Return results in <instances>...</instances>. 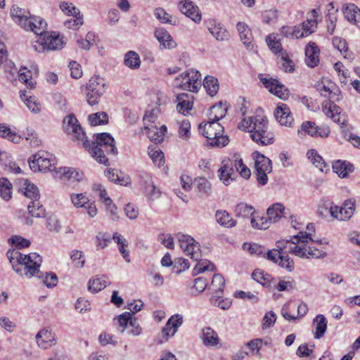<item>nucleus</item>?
Here are the masks:
<instances>
[{"instance_id":"23","label":"nucleus","mask_w":360,"mask_h":360,"mask_svg":"<svg viewBox=\"0 0 360 360\" xmlns=\"http://www.w3.org/2000/svg\"><path fill=\"white\" fill-rule=\"evenodd\" d=\"M155 37L160 42L161 48L172 49L176 46V43L172 36L163 28H157L155 31Z\"/></svg>"},{"instance_id":"33","label":"nucleus","mask_w":360,"mask_h":360,"mask_svg":"<svg viewBox=\"0 0 360 360\" xmlns=\"http://www.w3.org/2000/svg\"><path fill=\"white\" fill-rule=\"evenodd\" d=\"M313 325L315 328L314 338L319 339L323 337L327 328V321L325 316L322 314L317 315L314 319Z\"/></svg>"},{"instance_id":"3","label":"nucleus","mask_w":360,"mask_h":360,"mask_svg":"<svg viewBox=\"0 0 360 360\" xmlns=\"http://www.w3.org/2000/svg\"><path fill=\"white\" fill-rule=\"evenodd\" d=\"M83 146L87 149L96 161L105 165H109L106 154L116 155L117 148L115 145L114 139L108 133L94 134V141L91 143L84 139Z\"/></svg>"},{"instance_id":"64","label":"nucleus","mask_w":360,"mask_h":360,"mask_svg":"<svg viewBox=\"0 0 360 360\" xmlns=\"http://www.w3.org/2000/svg\"><path fill=\"white\" fill-rule=\"evenodd\" d=\"M210 301L212 304L224 310L229 309L232 304L231 300L229 298L222 299L220 296L212 297Z\"/></svg>"},{"instance_id":"43","label":"nucleus","mask_w":360,"mask_h":360,"mask_svg":"<svg viewBox=\"0 0 360 360\" xmlns=\"http://www.w3.org/2000/svg\"><path fill=\"white\" fill-rule=\"evenodd\" d=\"M356 201L354 199L346 200L341 206L342 210V216L341 219L343 221H347L351 219L355 211Z\"/></svg>"},{"instance_id":"63","label":"nucleus","mask_w":360,"mask_h":360,"mask_svg":"<svg viewBox=\"0 0 360 360\" xmlns=\"http://www.w3.org/2000/svg\"><path fill=\"white\" fill-rule=\"evenodd\" d=\"M191 124L188 120H183L179 122V136L183 139L190 137Z\"/></svg>"},{"instance_id":"11","label":"nucleus","mask_w":360,"mask_h":360,"mask_svg":"<svg viewBox=\"0 0 360 360\" xmlns=\"http://www.w3.org/2000/svg\"><path fill=\"white\" fill-rule=\"evenodd\" d=\"M63 127L64 131L72 136L74 141H81L82 143L86 139V134L73 114L66 116L63 119Z\"/></svg>"},{"instance_id":"41","label":"nucleus","mask_w":360,"mask_h":360,"mask_svg":"<svg viewBox=\"0 0 360 360\" xmlns=\"http://www.w3.org/2000/svg\"><path fill=\"white\" fill-rule=\"evenodd\" d=\"M28 212L32 217H44L46 211L42 205H41L39 199L32 200L27 206Z\"/></svg>"},{"instance_id":"47","label":"nucleus","mask_w":360,"mask_h":360,"mask_svg":"<svg viewBox=\"0 0 360 360\" xmlns=\"http://www.w3.org/2000/svg\"><path fill=\"white\" fill-rule=\"evenodd\" d=\"M12 184L6 178L0 179V196L4 200H9L11 198Z\"/></svg>"},{"instance_id":"28","label":"nucleus","mask_w":360,"mask_h":360,"mask_svg":"<svg viewBox=\"0 0 360 360\" xmlns=\"http://www.w3.org/2000/svg\"><path fill=\"white\" fill-rule=\"evenodd\" d=\"M201 339L207 347H215L219 343V336L212 328L206 327L202 330Z\"/></svg>"},{"instance_id":"22","label":"nucleus","mask_w":360,"mask_h":360,"mask_svg":"<svg viewBox=\"0 0 360 360\" xmlns=\"http://www.w3.org/2000/svg\"><path fill=\"white\" fill-rule=\"evenodd\" d=\"M182 323L183 317L181 315L175 314L172 316L162 330L163 336L167 338L173 336L176 333L177 328L181 326Z\"/></svg>"},{"instance_id":"9","label":"nucleus","mask_w":360,"mask_h":360,"mask_svg":"<svg viewBox=\"0 0 360 360\" xmlns=\"http://www.w3.org/2000/svg\"><path fill=\"white\" fill-rule=\"evenodd\" d=\"M113 325L122 333L126 330L129 335L136 336L142 332L137 320L131 318L130 312H124L115 318Z\"/></svg>"},{"instance_id":"51","label":"nucleus","mask_w":360,"mask_h":360,"mask_svg":"<svg viewBox=\"0 0 360 360\" xmlns=\"http://www.w3.org/2000/svg\"><path fill=\"white\" fill-rule=\"evenodd\" d=\"M0 136L6 138L13 143H19L21 137L4 124H0Z\"/></svg>"},{"instance_id":"14","label":"nucleus","mask_w":360,"mask_h":360,"mask_svg":"<svg viewBox=\"0 0 360 360\" xmlns=\"http://www.w3.org/2000/svg\"><path fill=\"white\" fill-rule=\"evenodd\" d=\"M274 116L281 125L291 127L293 117L289 107L285 103H278L274 111Z\"/></svg>"},{"instance_id":"55","label":"nucleus","mask_w":360,"mask_h":360,"mask_svg":"<svg viewBox=\"0 0 360 360\" xmlns=\"http://www.w3.org/2000/svg\"><path fill=\"white\" fill-rule=\"evenodd\" d=\"M89 120L93 126L106 124L108 122V115L105 112H96L90 115L89 116Z\"/></svg>"},{"instance_id":"48","label":"nucleus","mask_w":360,"mask_h":360,"mask_svg":"<svg viewBox=\"0 0 360 360\" xmlns=\"http://www.w3.org/2000/svg\"><path fill=\"white\" fill-rule=\"evenodd\" d=\"M306 256H300L302 258H320L323 257L326 253L323 250L316 248L313 246H307L305 244L302 245Z\"/></svg>"},{"instance_id":"53","label":"nucleus","mask_w":360,"mask_h":360,"mask_svg":"<svg viewBox=\"0 0 360 360\" xmlns=\"http://www.w3.org/2000/svg\"><path fill=\"white\" fill-rule=\"evenodd\" d=\"M105 176L110 181L120 185H127L129 183V177L125 178L124 176H119L117 171L114 169H110L106 171Z\"/></svg>"},{"instance_id":"62","label":"nucleus","mask_w":360,"mask_h":360,"mask_svg":"<svg viewBox=\"0 0 360 360\" xmlns=\"http://www.w3.org/2000/svg\"><path fill=\"white\" fill-rule=\"evenodd\" d=\"M60 10L67 15L74 16V15H79L80 11L79 8L70 2L63 1L60 4Z\"/></svg>"},{"instance_id":"49","label":"nucleus","mask_w":360,"mask_h":360,"mask_svg":"<svg viewBox=\"0 0 360 360\" xmlns=\"http://www.w3.org/2000/svg\"><path fill=\"white\" fill-rule=\"evenodd\" d=\"M18 73L19 81L24 82L27 87L30 89L34 88V83L31 80L32 76L31 72L27 70V68L20 69L19 71L16 68L14 69V72L12 74Z\"/></svg>"},{"instance_id":"57","label":"nucleus","mask_w":360,"mask_h":360,"mask_svg":"<svg viewBox=\"0 0 360 360\" xmlns=\"http://www.w3.org/2000/svg\"><path fill=\"white\" fill-rule=\"evenodd\" d=\"M148 155L152 159L153 162L158 167L163 165L165 163L164 153L160 149H150L148 151Z\"/></svg>"},{"instance_id":"16","label":"nucleus","mask_w":360,"mask_h":360,"mask_svg":"<svg viewBox=\"0 0 360 360\" xmlns=\"http://www.w3.org/2000/svg\"><path fill=\"white\" fill-rule=\"evenodd\" d=\"M323 110L328 117H330L335 122L344 125L345 117L341 114L340 108L334 103V101H326L323 106Z\"/></svg>"},{"instance_id":"18","label":"nucleus","mask_w":360,"mask_h":360,"mask_svg":"<svg viewBox=\"0 0 360 360\" xmlns=\"http://www.w3.org/2000/svg\"><path fill=\"white\" fill-rule=\"evenodd\" d=\"M37 345L42 349H48L56 342V335L49 328L41 329L36 335Z\"/></svg>"},{"instance_id":"60","label":"nucleus","mask_w":360,"mask_h":360,"mask_svg":"<svg viewBox=\"0 0 360 360\" xmlns=\"http://www.w3.org/2000/svg\"><path fill=\"white\" fill-rule=\"evenodd\" d=\"M266 41L271 51L275 53L282 51V46L278 40L276 39L274 34H269L266 38Z\"/></svg>"},{"instance_id":"39","label":"nucleus","mask_w":360,"mask_h":360,"mask_svg":"<svg viewBox=\"0 0 360 360\" xmlns=\"http://www.w3.org/2000/svg\"><path fill=\"white\" fill-rule=\"evenodd\" d=\"M188 94H180L176 96V101L178 103L176 109L179 112L184 115H185L186 112H188L192 108V103L188 100Z\"/></svg>"},{"instance_id":"35","label":"nucleus","mask_w":360,"mask_h":360,"mask_svg":"<svg viewBox=\"0 0 360 360\" xmlns=\"http://www.w3.org/2000/svg\"><path fill=\"white\" fill-rule=\"evenodd\" d=\"M284 206L280 203L274 204L269 207L266 212V216L271 222L278 221L283 216H284Z\"/></svg>"},{"instance_id":"45","label":"nucleus","mask_w":360,"mask_h":360,"mask_svg":"<svg viewBox=\"0 0 360 360\" xmlns=\"http://www.w3.org/2000/svg\"><path fill=\"white\" fill-rule=\"evenodd\" d=\"M106 277H96L89 281V290L92 292H98L106 287Z\"/></svg>"},{"instance_id":"13","label":"nucleus","mask_w":360,"mask_h":360,"mask_svg":"<svg viewBox=\"0 0 360 360\" xmlns=\"http://www.w3.org/2000/svg\"><path fill=\"white\" fill-rule=\"evenodd\" d=\"M22 28L33 32L35 34L41 36L46 33L47 23L40 17L30 15Z\"/></svg>"},{"instance_id":"40","label":"nucleus","mask_w":360,"mask_h":360,"mask_svg":"<svg viewBox=\"0 0 360 360\" xmlns=\"http://www.w3.org/2000/svg\"><path fill=\"white\" fill-rule=\"evenodd\" d=\"M235 214L236 217H249L255 216V208L252 205H249L245 202H240L238 204L235 208Z\"/></svg>"},{"instance_id":"42","label":"nucleus","mask_w":360,"mask_h":360,"mask_svg":"<svg viewBox=\"0 0 360 360\" xmlns=\"http://www.w3.org/2000/svg\"><path fill=\"white\" fill-rule=\"evenodd\" d=\"M26 91H20V97L22 100L24 101L27 107L30 110L34 113H38L41 110L40 104L38 103L35 98L32 96H28L26 94Z\"/></svg>"},{"instance_id":"38","label":"nucleus","mask_w":360,"mask_h":360,"mask_svg":"<svg viewBox=\"0 0 360 360\" xmlns=\"http://www.w3.org/2000/svg\"><path fill=\"white\" fill-rule=\"evenodd\" d=\"M215 217L217 221L225 227L231 228L236 225V221L234 220L226 211H217Z\"/></svg>"},{"instance_id":"30","label":"nucleus","mask_w":360,"mask_h":360,"mask_svg":"<svg viewBox=\"0 0 360 360\" xmlns=\"http://www.w3.org/2000/svg\"><path fill=\"white\" fill-rule=\"evenodd\" d=\"M333 171L341 178H345L354 171V166L347 161L338 160L333 164Z\"/></svg>"},{"instance_id":"59","label":"nucleus","mask_w":360,"mask_h":360,"mask_svg":"<svg viewBox=\"0 0 360 360\" xmlns=\"http://www.w3.org/2000/svg\"><path fill=\"white\" fill-rule=\"evenodd\" d=\"M74 18L68 20L64 22V25L72 30H77L82 25H83V16L81 13L79 15H74Z\"/></svg>"},{"instance_id":"34","label":"nucleus","mask_w":360,"mask_h":360,"mask_svg":"<svg viewBox=\"0 0 360 360\" xmlns=\"http://www.w3.org/2000/svg\"><path fill=\"white\" fill-rule=\"evenodd\" d=\"M124 64L131 70L139 68L141 65L139 55L134 51H127L124 56Z\"/></svg>"},{"instance_id":"1","label":"nucleus","mask_w":360,"mask_h":360,"mask_svg":"<svg viewBox=\"0 0 360 360\" xmlns=\"http://www.w3.org/2000/svg\"><path fill=\"white\" fill-rule=\"evenodd\" d=\"M7 257L13 270L19 275L29 278L37 276L48 288H52L57 285L58 277L56 274L50 272L44 274L39 271L42 258L36 252L23 255L18 250H13L7 252Z\"/></svg>"},{"instance_id":"5","label":"nucleus","mask_w":360,"mask_h":360,"mask_svg":"<svg viewBox=\"0 0 360 360\" xmlns=\"http://www.w3.org/2000/svg\"><path fill=\"white\" fill-rule=\"evenodd\" d=\"M199 131L212 146L224 147L229 143V138L223 136L224 127L219 122L210 120L204 125L200 124Z\"/></svg>"},{"instance_id":"17","label":"nucleus","mask_w":360,"mask_h":360,"mask_svg":"<svg viewBox=\"0 0 360 360\" xmlns=\"http://www.w3.org/2000/svg\"><path fill=\"white\" fill-rule=\"evenodd\" d=\"M181 12L193 20L195 22H200L202 16L198 7L191 1H181L179 4Z\"/></svg>"},{"instance_id":"54","label":"nucleus","mask_w":360,"mask_h":360,"mask_svg":"<svg viewBox=\"0 0 360 360\" xmlns=\"http://www.w3.org/2000/svg\"><path fill=\"white\" fill-rule=\"evenodd\" d=\"M252 278L264 286L269 287L271 276L260 269H255L252 274Z\"/></svg>"},{"instance_id":"29","label":"nucleus","mask_w":360,"mask_h":360,"mask_svg":"<svg viewBox=\"0 0 360 360\" xmlns=\"http://www.w3.org/2000/svg\"><path fill=\"white\" fill-rule=\"evenodd\" d=\"M227 103L219 102L210 108L209 114V120L213 122H217L225 117L227 112Z\"/></svg>"},{"instance_id":"56","label":"nucleus","mask_w":360,"mask_h":360,"mask_svg":"<svg viewBox=\"0 0 360 360\" xmlns=\"http://www.w3.org/2000/svg\"><path fill=\"white\" fill-rule=\"evenodd\" d=\"M244 248H248V251L252 255H255L257 256H263L267 259V252L265 251V248L264 246L258 245L257 243L252 244H244Z\"/></svg>"},{"instance_id":"44","label":"nucleus","mask_w":360,"mask_h":360,"mask_svg":"<svg viewBox=\"0 0 360 360\" xmlns=\"http://www.w3.org/2000/svg\"><path fill=\"white\" fill-rule=\"evenodd\" d=\"M86 90L96 91L100 94L105 92V84L103 78L99 77H91L86 85Z\"/></svg>"},{"instance_id":"50","label":"nucleus","mask_w":360,"mask_h":360,"mask_svg":"<svg viewBox=\"0 0 360 360\" xmlns=\"http://www.w3.org/2000/svg\"><path fill=\"white\" fill-rule=\"evenodd\" d=\"M58 173L60 174V177L64 179V180L79 181L82 178V176L77 172L70 167L60 168L58 171H56V174Z\"/></svg>"},{"instance_id":"10","label":"nucleus","mask_w":360,"mask_h":360,"mask_svg":"<svg viewBox=\"0 0 360 360\" xmlns=\"http://www.w3.org/2000/svg\"><path fill=\"white\" fill-rule=\"evenodd\" d=\"M175 86L184 90L197 91L201 86V75L197 70H188L176 77Z\"/></svg>"},{"instance_id":"8","label":"nucleus","mask_w":360,"mask_h":360,"mask_svg":"<svg viewBox=\"0 0 360 360\" xmlns=\"http://www.w3.org/2000/svg\"><path fill=\"white\" fill-rule=\"evenodd\" d=\"M32 158L29 160V165L30 169L34 172H46L56 169V158L46 151H39Z\"/></svg>"},{"instance_id":"25","label":"nucleus","mask_w":360,"mask_h":360,"mask_svg":"<svg viewBox=\"0 0 360 360\" xmlns=\"http://www.w3.org/2000/svg\"><path fill=\"white\" fill-rule=\"evenodd\" d=\"M223 166L219 169V176L223 183L228 186L234 179L233 163L230 160L223 161Z\"/></svg>"},{"instance_id":"4","label":"nucleus","mask_w":360,"mask_h":360,"mask_svg":"<svg viewBox=\"0 0 360 360\" xmlns=\"http://www.w3.org/2000/svg\"><path fill=\"white\" fill-rule=\"evenodd\" d=\"M176 238L180 247L184 252L189 256L191 259L198 262L194 271L196 274H200L205 271H213L214 265L207 259H202L201 250L199 243L188 235L178 233Z\"/></svg>"},{"instance_id":"58","label":"nucleus","mask_w":360,"mask_h":360,"mask_svg":"<svg viewBox=\"0 0 360 360\" xmlns=\"http://www.w3.org/2000/svg\"><path fill=\"white\" fill-rule=\"evenodd\" d=\"M111 236L108 233L99 232L96 236L97 249H104L110 243Z\"/></svg>"},{"instance_id":"2","label":"nucleus","mask_w":360,"mask_h":360,"mask_svg":"<svg viewBox=\"0 0 360 360\" xmlns=\"http://www.w3.org/2000/svg\"><path fill=\"white\" fill-rule=\"evenodd\" d=\"M288 253L294 254L300 257L306 256L303 247L290 240H280L276 243V248L267 251V259L285 269L289 272L294 269V262L288 256Z\"/></svg>"},{"instance_id":"31","label":"nucleus","mask_w":360,"mask_h":360,"mask_svg":"<svg viewBox=\"0 0 360 360\" xmlns=\"http://www.w3.org/2000/svg\"><path fill=\"white\" fill-rule=\"evenodd\" d=\"M46 42L47 44V51H54L57 49H60L63 47L65 42L63 41V37H60L59 34H45Z\"/></svg>"},{"instance_id":"26","label":"nucleus","mask_w":360,"mask_h":360,"mask_svg":"<svg viewBox=\"0 0 360 360\" xmlns=\"http://www.w3.org/2000/svg\"><path fill=\"white\" fill-rule=\"evenodd\" d=\"M347 20L360 29V9L354 4H349L343 8Z\"/></svg>"},{"instance_id":"6","label":"nucleus","mask_w":360,"mask_h":360,"mask_svg":"<svg viewBox=\"0 0 360 360\" xmlns=\"http://www.w3.org/2000/svg\"><path fill=\"white\" fill-rule=\"evenodd\" d=\"M254 122L250 129V136L257 143L266 146L273 143L274 136L268 130V120L261 115L254 116Z\"/></svg>"},{"instance_id":"12","label":"nucleus","mask_w":360,"mask_h":360,"mask_svg":"<svg viewBox=\"0 0 360 360\" xmlns=\"http://www.w3.org/2000/svg\"><path fill=\"white\" fill-rule=\"evenodd\" d=\"M259 79L260 82L266 88L269 89L271 93L283 100H285L288 98L289 91L278 80L273 78H266L263 77H260Z\"/></svg>"},{"instance_id":"52","label":"nucleus","mask_w":360,"mask_h":360,"mask_svg":"<svg viewBox=\"0 0 360 360\" xmlns=\"http://www.w3.org/2000/svg\"><path fill=\"white\" fill-rule=\"evenodd\" d=\"M271 221L268 217H259L258 215L252 216L251 218V225L253 228L258 229H266L269 227Z\"/></svg>"},{"instance_id":"32","label":"nucleus","mask_w":360,"mask_h":360,"mask_svg":"<svg viewBox=\"0 0 360 360\" xmlns=\"http://www.w3.org/2000/svg\"><path fill=\"white\" fill-rule=\"evenodd\" d=\"M11 15L22 27L31 15L29 11L13 6L11 9Z\"/></svg>"},{"instance_id":"46","label":"nucleus","mask_w":360,"mask_h":360,"mask_svg":"<svg viewBox=\"0 0 360 360\" xmlns=\"http://www.w3.org/2000/svg\"><path fill=\"white\" fill-rule=\"evenodd\" d=\"M22 189L23 190L24 195L32 200H36L39 198L38 188L34 184L28 182L27 180L25 181Z\"/></svg>"},{"instance_id":"27","label":"nucleus","mask_w":360,"mask_h":360,"mask_svg":"<svg viewBox=\"0 0 360 360\" xmlns=\"http://www.w3.org/2000/svg\"><path fill=\"white\" fill-rule=\"evenodd\" d=\"M208 30L217 41H226L229 39V32L220 23H217L215 21L210 22Z\"/></svg>"},{"instance_id":"61","label":"nucleus","mask_w":360,"mask_h":360,"mask_svg":"<svg viewBox=\"0 0 360 360\" xmlns=\"http://www.w3.org/2000/svg\"><path fill=\"white\" fill-rule=\"evenodd\" d=\"M225 285V280L221 274H214L211 282V288L216 292H222Z\"/></svg>"},{"instance_id":"37","label":"nucleus","mask_w":360,"mask_h":360,"mask_svg":"<svg viewBox=\"0 0 360 360\" xmlns=\"http://www.w3.org/2000/svg\"><path fill=\"white\" fill-rule=\"evenodd\" d=\"M203 86L207 94L214 96L217 94L219 89L218 79L213 76L207 75L204 79Z\"/></svg>"},{"instance_id":"20","label":"nucleus","mask_w":360,"mask_h":360,"mask_svg":"<svg viewBox=\"0 0 360 360\" xmlns=\"http://www.w3.org/2000/svg\"><path fill=\"white\" fill-rule=\"evenodd\" d=\"M319 47L314 42H310L305 48V63L309 68H314L319 63Z\"/></svg>"},{"instance_id":"24","label":"nucleus","mask_w":360,"mask_h":360,"mask_svg":"<svg viewBox=\"0 0 360 360\" xmlns=\"http://www.w3.org/2000/svg\"><path fill=\"white\" fill-rule=\"evenodd\" d=\"M240 38L244 45L248 49L252 50L254 47L253 36L249 27L244 22H239L236 25Z\"/></svg>"},{"instance_id":"19","label":"nucleus","mask_w":360,"mask_h":360,"mask_svg":"<svg viewBox=\"0 0 360 360\" xmlns=\"http://www.w3.org/2000/svg\"><path fill=\"white\" fill-rule=\"evenodd\" d=\"M334 85L333 84L328 82V85H326L323 82H318L316 85V90L321 94V96L328 98L329 101H338L342 98L340 91L336 89V91H333Z\"/></svg>"},{"instance_id":"21","label":"nucleus","mask_w":360,"mask_h":360,"mask_svg":"<svg viewBox=\"0 0 360 360\" xmlns=\"http://www.w3.org/2000/svg\"><path fill=\"white\" fill-rule=\"evenodd\" d=\"M145 130L146 131V134L150 141H153L156 143H159L164 140L165 133L167 132V127L165 125H162L158 128L156 125L148 124L145 126Z\"/></svg>"},{"instance_id":"15","label":"nucleus","mask_w":360,"mask_h":360,"mask_svg":"<svg viewBox=\"0 0 360 360\" xmlns=\"http://www.w3.org/2000/svg\"><path fill=\"white\" fill-rule=\"evenodd\" d=\"M301 130L311 136L326 138L330 133L328 126L318 127L314 122L310 121L304 122L301 125Z\"/></svg>"},{"instance_id":"7","label":"nucleus","mask_w":360,"mask_h":360,"mask_svg":"<svg viewBox=\"0 0 360 360\" xmlns=\"http://www.w3.org/2000/svg\"><path fill=\"white\" fill-rule=\"evenodd\" d=\"M255 160V172L257 183L264 186L268 182L267 174L272 171L271 161L259 152L255 151L252 153Z\"/></svg>"},{"instance_id":"36","label":"nucleus","mask_w":360,"mask_h":360,"mask_svg":"<svg viewBox=\"0 0 360 360\" xmlns=\"http://www.w3.org/2000/svg\"><path fill=\"white\" fill-rule=\"evenodd\" d=\"M308 158L311 162L322 172L328 170V166L326 164L322 157L319 155L316 150L311 149L307 152Z\"/></svg>"}]
</instances>
